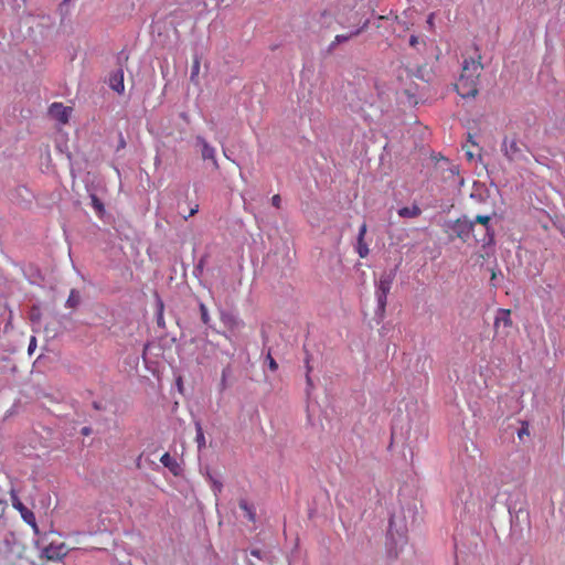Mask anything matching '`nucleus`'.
<instances>
[{
  "label": "nucleus",
  "instance_id": "obj_1",
  "mask_svg": "<svg viewBox=\"0 0 565 565\" xmlns=\"http://www.w3.org/2000/svg\"><path fill=\"white\" fill-rule=\"evenodd\" d=\"M482 65L473 58L465 60L462 73L457 81L455 87L462 98L476 97L478 94V82Z\"/></svg>",
  "mask_w": 565,
  "mask_h": 565
},
{
  "label": "nucleus",
  "instance_id": "obj_2",
  "mask_svg": "<svg viewBox=\"0 0 565 565\" xmlns=\"http://www.w3.org/2000/svg\"><path fill=\"white\" fill-rule=\"evenodd\" d=\"M49 116L56 120L58 124L68 122L71 115L73 113L72 107L64 106L62 103H53L49 107Z\"/></svg>",
  "mask_w": 565,
  "mask_h": 565
},
{
  "label": "nucleus",
  "instance_id": "obj_3",
  "mask_svg": "<svg viewBox=\"0 0 565 565\" xmlns=\"http://www.w3.org/2000/svg\"><path fill=\"white\" fill-rule=\"evenodd\" d=\"M369 26V20H366L360 28L353 30L349 34H338L335 35L334 40L329 45V51H333L335 46L340 43H344L352 39L353 36H358L361 34L364 30H366Z\"/></svg>",
  "mask_w": 565,
  "mask_h": 565
},
{
  "label": "nucleus",
  "instance_id": "obj_4",
  "mask_svg": "<svg viewBox=\"0 0 565 565\" xmlns=\"http://www.w3.org/2000/svg\"><path fill=\"white\" fill-rule=\"evenodd\" d=\"M109 86L115 92L121 94L125 89L124 85V72L122 70H117L109 77Z\"/></svg>",
  "mask_w": 565,
  "mask_h": 565
},
{
  "label": "nucleus",
  "instance_id": "obj_5",
  "mask_svg": "<svg viewBox=\"0 0 565 565\" xmlns=\"http://www.w3.org/2000/svg\"><path fill=\"white\" fill-rule=\"evenodd\" d=\"M417 131H419V138L420 139H426L430 136V131L428 130L427 127H422V126H418L416 128Z\"/></svg>",
  "mask_w": 565,
  "mask_h": 565
},
{
  "label": "nucleus",
  "instance_id": "obj_6",
  "mask_svg": "<svg viewBox=\"0 0 565 565\" xmlns=\"http://www.w3.org/2000/svg\"><path fill=\"white\" fill-rule=\"evenodd\" d=\"M418 42H419V39H418L416 35H412V36L409 38V45H411V46H414V47H415V46L418 44Z\"/></svg>",
  "mask_w": 565,
  "mask_h": 565
},
{
  "label": "nucleus",
  "instance_id": "obj_7",
  "mask_svg": "<svg viewBox=\"0 0 565 565\" xmlns=\"http://www.w3.org/2000/svg\"><path fill=\"white\" fill-rule=\"evenodd\" d=\"M199 67H200V66H199V62H195V63H194V65H193V67H192V76H193V75H195V74H198V72H199Z\"/></svg>",
  "mask_w": 565,
  "mask_h": 565
},
{
  "label": "nucleus",
  "instance_id": "obj_8",
  "mask_svg": "<svg viewBox=\"0 0 565 565\" xmlns=\"http://www.w3.org/2000/svg\"><path fill=\"white\" fill-rule=\"evenodd\" d=\"M433 18H434V17H433V14H430V15L428 17V20H427V22H428L430 25L433 24Z\"/></svg>",
  "mask_w": 565,
  "mask_h": 565
},
{
  "label": "nucleus",
  "instance_id": "obj_9",
  "mask_svg": "<svg viewBox=\"0 0 565 565\" xmlns=\"http://www.w3.org/2000/svg\"><path fill=\"white\" fill-rule=\"evenodd\" d=\"M468 141H472V136L470 134L468 135Z\"/></svg>",
  "mask_w": 565,
  "mask_h": 565
}]
</instances>
